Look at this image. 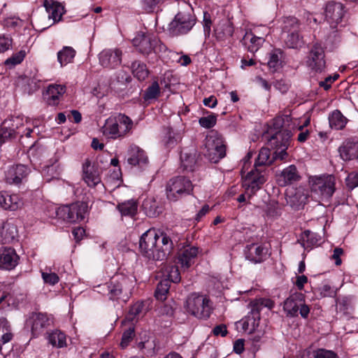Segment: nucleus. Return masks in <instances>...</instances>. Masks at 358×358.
I'll return each instance as SVG.
<instances>
[{
	"mask_svg": "<svg viewBox=\"0 0 358 358\" xmlns=\"http://www.w3.org/2000/svg\"><path fill=\"white\" fill-rule=\"evenodd\" d=\"M174 241L176 240L170 232L150 229L141 236L139 248L147 258L162 261L172 252Z\"/></svg>",
	"mask_w": 358,
	"mask_h": 358,
	"instance_id": "obj_1",
	"label": "nucleus"
},
{
	"mask_svg": "<svg viewBox=\"0 0 358 358\" xmlns=\"http://www.w3.org/2000/svg\"><path fill=\"white\" fill-rule=\"evenodd\" d=\"M133 120L124 113H117L107 118L101 127L102 134L107 139H123L132 132Z\"/></svg>",
	"mask_w": 358,
	"mask_h": 358,
	"instance_id": "obj_2",
	"label": "nucleus"
},
{
	"mask_svg": "<svg viewBox=\"0 0 358 358\" xmlns=\"http://www.w3.org/2000/svg\"><path fill=\"white\" fill-rule=\"evenodd\" d=\"M132 43L137 51L144 55L152 53L160 55L168 50L158 36L152 33L138 32L133 39Z\"/></svg>",
	"mask_w": 358,
	"mask_h": 358,
	"instance_id": "obj_3",
	"label": "nucleus"
},
{
	"mask_svg": "<svg viewBox=\"0 0 358 358\" xmlns=\"http://www.w3.org/2000/svg\"><path fill=\"white\" fill-rule=\"evenodd\" d=\"M185 308L189 313L199 319H208L212 313L211 302L208 297L196 293L188 296Z\"/></svg>",
	"mask_w": 358,
	"mask_h": 358,
	"instance_id": "obj_4",
	"label": "nucleus"
},
{
	"mask_svg": "<svg viewBox=\"0 0 358 358\" xmlns=\"http://www.w3.org/2000/svg\"><path fill=\"white\" fill-rule=\"evenodd\" d=\"M192 181L185 176H177L169 180L166 185V197L171 201H176L193 192Z\"/></svg>",
	"mask_w": 358,
	"mask_h": 358,
	"instance_id": "obj_5",
	"label": "nucleus"
},
{
	"mask_svg": "<svg viewBox=\"0 0 358 358\" xmlns=\"http://www.w3.org/2000/svg\"><path fill=\"white\" fill-rule=\"evenodd\" d=\"M205 155L213 163L218 162L226 155V146L222 137L216 131H212L205 140Z\"/></svg>",
	"mask_w": 358,
	"mask_h": 358,
	"instance_id": "obj_6",
	"label": "nucleus"
},
{
	"mask_svg": "<svg viewBox=\"0 0 358 358\" xmlns=\"http://www.w3.org/2000/svg\"><path fill=\"white\" fill-rule=\"evenodd\" d=\"M312 192L322 199L331 198L336 190V179L333 175H322L310 178Z\"/></svg>",
	"mask_w": 358,
	"mask_h": 358,
	"instance_id": "obj_7",
	"label": "nucleus"
},
{
	"mask_svg": "<svg viewBox=\"0 0 358 358\" xmlns=\"http://www.w3.org/2000/svg\"><path fill=\"white\" fill-rule=\"evenodd\" d=\"M283 310L289 317H296L299 313L303 318H307L310 313L309 307L305 303V296L301 292H294L287 298Z\"/></svg>",
	"mask_w": 358,
	"mask_h": 358,
	"instance_id": "obj_8",
	"label": "nucleus"
},
{
	"mask_svg": "<svg viewBox=\"0 0 358 358\" xmlns=\"http://www.w3.org/2000/svg\"><path fill=\"white\" fill-rule=\"evenodd\" d=\"M87 213L88 206L87 203L81 201L63 206L57 210V214L59 217L71 223L83 220Z\"/></svg>",
	"mask_w": 358,
	"mask_h": 358,
	"instance_id": "obj_9",
	"label": "nucleus"
},
{
	"mask_svg": "<svg viewBox=\"0 0 358 358\" xmlns=\"http://www.w3.org/2000/svg\"><path fill=\"white\" fill-rule=\"evenodd\" d=\"M266 181L265 170L255 168L250 171L243 181V187L245 189L248 198H251L261 189Z\"/></svg>",
	"mask_w": 358,
	"mask_h": 358,
	"instance_id": "obj_10",
	"label": "nucleus"
},
{
	"mask_svg": "<svg viewBox=\"0 0 358 358\" xmlns=\"http://www.w3.org/2000/svg\"><path fill=\"white\" fill-rule=\"evenodd\" d=\"M128 282V279L123 275H116L108 282L99 285L98 292L104 296H107L110 300H118Z\"/></svg>",
	"mask_w": 358,
	"mask_h": 358,
	"instance_id": "obj_11",
	"label": "nucleus"
},
{
	"mask_svg": "<svg viewBox=\"0 0 358 358\" xmlns=\"http://www.w3.org/2000/svg\"><path fill=\"white\" fill-rule=\"evenodd\" d=\"M195 18L189 13H178L169 24V31L173 36L188 33L195 24Z\"/></svg>",
	"mask_w": 358,
	"mask_h": 358,
	"instance_id": "obj_12",
	"label": "nucleus"
},
{
	"mask_svg": "<svg viewBox=\"0 0 358 358\" xmlns=\"http://www.w3.org/2000/svg\"><path fill=\"white\" fill-rule=\"evenodd\" d=\"M345 13L343 3L336 1H329L327 3L324 10L325 18L330 24L333 33L338 31L337 26L342 21Z\"/></svg>",
	"mask_w": 358,
	"mask_h": 358,
	"instance_id": "obj_13",
	"label": "nucleus"
},
{
	"mask_svg": "<svg viewBox=\"0 0 358 358\" xmlns=\"http://www.w3.org/2000/svg\"><path fill=\"white\" fill-rule=\"evenodd\" d=\"M290 138L291 132L289 131H278L271 136L270 143L275 148L274 159L281 161L286 159L287 157L286 150L289 145Z\"/></svg>",
	"mask_w": 358,
	"mask_h": 358,
	"instance_id": "obj_14",
	"label": "nucleus"
},
{
	"mask_svg": "<svg viewBox=\"0 0 358 358\" xmlns=\"http://www.w3.org/2000/svg\"><path fill=\"white\" fill-rule=\"evenodd\" d=\"M325 54L323 47L315 43L309 51L306 61L308 66L316 72H322L326 67Z\"/></svg>",
	"mask_w": 358,
	"mask_h": 358,
	"instance_id": "obj_15",
	"label": "nucleus"
},
{
	"mask_svg": "<svg viewBox=\"0 0 358 358\" xmlns=\"http://www.w3.org/2000/svg\"><path fill=\"white\" fill-rule=\"evenodd\" d=\"M30 173L28 166L16 164L8 166L4 171V182L8 185H18L26 180Z\"/></svg>",
	"mask_w": 358,
	"mask_h": 358,
	"instance_id": "obj_16",
	"label": "nucleus"
},
{
	"mask_svg": "<svg viewBox=\"0 0 358 358\" xmlns=\"http://www.w3.org/2000/svg\"><path fill=\"white\" fill-rule=\"evenodd\" d=\"M83 179L90 187H95L101 182L100 171L95 163L86 159L82 166Z\"/></svg>",
	"mask_w": 358,
	"mask_h": 358,
	"instance_id": "obj_17",
	"label": "nucleus"
},
{
	"mask_svg": "<svg viewBox=\"0 0 358 358\" xmlns=\"http://www.w3.org/2000/svg\"><path fill=\"white\" fill-rule=\"evenodd\" d=\"M122 52L119 48L104 49L99 54V61L103 68L115 69L122 62Z\"/></svg>",
	"mask_w": 358,
	"mask_h": 358,
	"instance_id": "obj_18",
	"label": "nucleus"
},
{
	"mask_svg": "<svg viewBox=\"0 0 358 358\" xmlns=\"http://www.w3.org/2000/svg\"><path fill=\"white\" fill-rule=\"evenodd\" d=\"M268 248L262 244L251 243L245 246L244 255L246 259L254 264L265 261L268 256Z\"/></svg>",
	"mask_w": 358,
	"mask_h": 358,
	"instance_id": "obj_19",
	"label": "nucleus"
},
{
	"mask_svg": "<svg viewBox=\"0 0 358 358\" xmlns=\"http://www.w3.org/2000/svg\"><path fill=\"white\" fill-rule=\"evenodd\" d=\"M19 256L11 247L0 248V269L10 271L18 264Z\"/></svg>",
	"mask_w": 358,
	"mask_h": 358,
	"instance_id": "obj_20",
	"label": "nucleus"
},
{
	"mask_svg": "<svg viewBox=\"0 0 358 358\" xmlns=\"http://www.w3.org/2000/svg\"><path fill=\"white\" fill-rule=\"evenodd\" d=\"M27 323L31 326L32 335L36 337L43 334L45 329L50 325V320L46 314L33 313Z\"/></svg>",
	"mask_w": 358,
	"mask_h": 358,
	"instance_id": "obj_21",
	"label": "nucleus"
},
{
	"mask_svg": "<svg viewBox=\"0 0 358 358\" xmlns=\"http://www.w3.org/2000/svg\"><path fill=\"white\" fill-rule=\"evenodd\" d=\"M199 249L195 246H186L182 248L178 254L177 263L181 268L187 269L194 262L198 255Z\"/></svg>",
	"mask_w": 358,
	"mask_h": 358,
	"instance_id": "obj_22",
	"label": "nucleus"
},
{
	"mask_svg": "<svg viewBox=\"0 0 358 358\" xmlns=\"http://www.w3.org/2000/svg\"><path fill=\"white\" fill-rule=\"evenodd\" d=\"M300 176L294 165H290L284 169L280 173L276 176L278 185L285 187L299 180Z\"/></svg>",
	"mask_w": 358,
	"mask_h": 358,
	"instance_id": "obj_23",
	"label": "nucleus"
},
{
	"mask_svg": "<svg viewBox=\"0 0 358 358\" xmlns=\"http://www.w3.org/2000/svg\"><path fill=\"white\" fill-rule=\"evenodd\" d=\"M127 162L131 166H143L148 163V157L142 148L131 145L128 150Z\"/></svg>",
	"mask_w": 358,
	"mask_h": 358,
	"instance_id": "obj_24",
	"label": "nucleus"
},
{
	"mask_svg": "<svg viewBox=\"0 0 358 358\" xmlns=\"http://www.w3.org/2000/svg\"><path fill=\"white\" fill-rule=\"evenodd\" d=\"M23 203L17 194H8L6 192H0V207L4 210H17Z\"/></svg>",
	"mask_w": 358,
	"mask_h": 358,
	"instance_id": "obj_25",
	"label": "nucleus"
},
{
	"mask_svg": "<svg viewBox=\"0 0 358 358\" xmlns=\"http://www.w3.org/2000/svg\"><path fill=\"white\" fill-rule=\"evenodd\" d=\"M250 309V310L248 314L243 318L239 323L245 331L248 334H252L256 331L259 326L260 314L252 308Z\"/></svg>",
	"mask_w": 358,
	"mask_h": 358,
	"instance_id": "obj_26",
	"label": "nucleus"
},
{
	"mask_svg": "<svg viewBox=\"0 0 358 358\" xmlns=\"http://www.w3.org/2000/svg\"><path fill=\"white\" fill-rule=\"evenodd\" d=\"M66 92V86L62 85H50L45 94L46 102L50 106H57L60 98Z\"/></svg>",
	"mask_w": 358,
	"mask_h": 358,
	"instance_id": "obj_27",
	"label": "nucleus"
},
{
	"mask_svg": "<svg viewBox=\"0 0 358 358\" xmlns=\"http://www.w3.org/2000/svg\"><path fill=\"white\" fill-rule=\"evenodd\" d=\"M180 166L183 171H194L198 167L197 154L196 150H192L189 152H181Z\"/></svg>",
	"mask_w": 358,
	"mask_h": 358,
	"instance_id": "obj_28",
	"label": "nucleus"
},
{
	"mask_svg": "<svg viewBox=\"0 0 358 358\" xmlns=\"http://www.w3.org/2000/svg\"><path fill=\"white\" fill-rule=\"evenodd\" d=\"M43 6L49 14L48 17L52 19L53 23L61 20L62 15L65 13L64 8L61 3L52 0H45Z\"/></svg>",
	"mask_w": 358,
	"mask_h": 358,
	"instance_id": "obj_29",
	"label": "nucleus"
},
{
	"mask_svg": "<svg viewBox=\"0 0 358 358\" xmlns=\"http://www.w3.org/2000/svg\"><path fill=\"white\" fill-rule=\"evenodd\" d=\"M339 152L343 160L358 159V141H348L340 147Z\"/></svg>",
	"mask_w": 358,
	"mask_h": 358,
	"instance_id": "obj_30",
	"label": "nucleus"
},
{
	"mask_svg": "<svg viewBox=\"0 0 358 358\" xmlns=\"http://www.w3.org/2000/svg\"><path fill=\"white\" fill-rule=\"evenodd\" d=\"M285 59L284 52L280 48H275L268 53L267 65L269 69L275 72L282 67Z\"/></svg>",
	"mask_w": 358,
	"mask_h": 358,
	"instance_id": "obj_31",
	"label": "nucleus"
},
{
	"mask_svg": "<svg viewBox=\"0 0 358 358\" xmlns=\"http://www.w3.org/2000/svg\"><path fill=\"white\" fill-rule=\"evenodd\" d=\"M265 39L261 36H255L252 32H246L242 42L248 51L256 52L264 43Z\"/></svg>",
	"mask_w": 358,
	"mask_h": 358,
	"instance_id": "obj_32",
	"label": "nucleus"
},
{
	"mask_svg": "<svg viewBox=\"0 0 358 358\" xmlns=\"http://www.w3.org/2000/svg\"><path fill=\"white\" fill-rule=\"evenodd\" d=\"M280 28L282 34L300 31V23L298 19L293 16H285L279 20Z\"/></svg>",
	"mask_w": 358,
	"mask_h": 358,
	"instance_id": "obj_33",
	"label": "nucleus"
},
{
	"mask_svg": "<svg viewBox=\"0 0 358 358\" xmlns=\"http://www.w3.org/2000/svg\"><path fill=\"white\" fill-rule=\"evenodd\" d=\"M48 343L53 347L62 348L66 346V336L60 330L55 329L48 334Z\"/></svg>",
	"mask_w": 358,
	"mask_h": 358,
	"instance_id": "obj_34",
	"label": "nucleus"
},
{
	"mask_svg": "<svg viewBox=\"0 0 358 358\" xmlns=\"http://www.w3.org/2000/svg\"><path fill=\"white\" fill-rule=\"evenodd\" d=\"M329 122L331 128L338 130L345 127L348 120L340 110H335L329 115Z\"/></svg>",
	"mask_w": 358,
	"mask_h": 358,
	"instance_id": "obj_35",
	"label": "nucleus"
},
{
	"mask_svg": "<svg viewBox=\"0 0 358 358\" xmlns=\"http://www.w3.org/2000/svg\"><path fill=\"white\" fill-rule=\"evenodd\" d=\"M76 53V50L72 47H63V48L57 52V60L61 66H66L73 62Z\"/></svg>",
	"mask_w": 358,
	"mask_h": 358,
	"instance_id": "obj_36",
	"label": "nucleus"
},
{
	"mask_svg": "<svg viewBox=\"0 0 358 358\" xmlns=\"http://www.w3.org/2000/svg\"><path fill=\"white\" fill-rule=\"evenodd\" d=\"M117 208L122 215L133 217L137 213L138 204L135 200L131 199L119 203Z\"/></svg>",
	"mask_w": 358,
	"mask_h": 358,
	"instance_id": "obj_37",
	"label": "nucleus"
},
{
	"mask_svg": "<svg viewBox=\"0 0 358 358\" xmlns=\"http://www.w3.org/2000/svg\"><path fill=\"white\" fill-rule=\"evenodd\" d=\"M285 35L284 42L289 48H299L304 43L303 37L299 34V31L290 32Z\"/></svg>",
	"mask_w": 358,
	"mask_h": 358,
	"instance_id": "obj_38",
	"label": "nucleus"
},
{
	"mask_svg": "<svg viewBox=\"0 0 358 358\" xmlns=\"http://www.w3.org/2000/svg\"><path fill=\"white\" fill-rule=\"evenodd\" d=\"M306 250H310L313 246L318 244L319 239L316 234L309 230L304 231L299 241Z\"/></svg>",
	"mask_w": 358,
	"mask_h": 358,
	"instance_id": "obj_39",
	"label": "nucleus"
},
{
	"mask_svg": "<svg viewBox=\"0 0 358 358\" xmlns=\"http://www.w3.org/2000/svg\"><path fill=\"white\" fill-rule=\"evenodd\" d=\"M145 213L149 217H156L161 213V208L154 198L145 199L142 204Z\"/></svg>",
	"mask_w": 358,
	"mask_h": 358,
	"instance_id": "obj_40",
	"label": "nucleus"
},
{
	"mask_svg": "<svg viewBox=\"0 0 358 358\" xmlns=\"http://www.w3.org/2000/svg\"><path fill=\"white\" fill-rule=\"evenodd\" d=\"M234 33V28L228 21L219 24L215 29V34L218 40H224L225 38L231 36Z\"/></svg>",
	"mask_w": 358,
	"mask_h": 358,
	"instance_id": "obj_41",
	"label": "nucleus"
},
{
	"mask_svg": "<svg viewBox=\"0 0 358 358\" xmlns=\"http://www.w3.org/2000/svg\"><path fill=\"white\" fill-rule=\"evenodd\" d=\"M270 150L268 148H262L259 152L258 157L255 163V168L264 170L265 166H268L272 161L270 160Z\"/></svg>",
	"mask_w": 358,
	"mask_h": 358,
	"instance_id": "obj_42",
	"label": "nucleus"
},
{
	"mask_svg": "<svg viewBox=\"0 0 358 358\" xmlns=\"http://www.w3.org/2000/svg\"><path fill=\"white\" fill-rule=\"evenodd\" d=\"M132 73L139 80H144L149 74V71L145 64L135 61L131 64Z\"/></svg>",
	"mask_w": 358,
	"mask_h": 358,
	"instance_id": "obj_43",
	"label": "nucleus"
},
{
	"mask_svg": "<svg viewBox=\"0 0 358 358\" xmlns=\"http://www.w3.org/2000/svg\"><path fill=\"white\" fill-rule=\"evenodd\" d=\"M248 306L250 308H252L260 314V312L264 307L271 310L274 306V302L270 299L260 298L252 301L249 303Z\"/></svg>",
	"mask_w": 358,
	"mask_h": 358,
	"instance_id": "obj_44",
	"label": "nucleus"
},
{
	"mask_svg": "<svg viewBox=\"0 0 358 358\" xmlns=\"http://www.w3.org/2000/svg\"><path fill=\"white\" fill-rule=\"evenodd\" d=\"M171 283L169 280H161L157 287L155 290V297L160 301H164L166 299V294L169 290Z\"/></svg>",
	"mask_w": 358,
	"mask_h": 358,
	"instance_id": "obj_45",
	"label": "nucleus"
},
{
	"mask_svg": "<svg viewBox=\"0 0 358 358\" xmlns=\"http://www.w3.org/2000/svg\"><path fill=\"white\" fill-rule=\"evenodd\" d=\"M160 94V87L157 81H154L145 90L143 99L146 101L157 99Z\"/></svg>",
	"mask_w": 358,
	"mask_h": 358,
	"instance_id": "obj_46",
	"label": "nucleus"
},
{
	"mask_svg": "<svg viewBox=\"0 0 358 358\" xmlns=\"http://www.w3.org/2000/svg\"><path fill=\"white\" fill-rule=\"evenodd\" d=\"M26 52L24 50H20L18 52L13 54L10 57L8 58L4 64L9 68H13L15 66L20 64L25 57Z\"/></svg>",
	"mask_w": 358,
	"mask_h": 358,
	"instance_id": "obj_47",
	"label": "nucleus"
},
{
	"mask_svg": "<svg viewBox=\"0 0 358 358\" xmlns=\"http://www.w3.org/2000/svg\"><path fill=\"white\" fill-rule=\"evenodd\" d=\"M147 311V308L143 302L138 301L135 303L129 310V315L131 320H134L136 317L144 315Z\"/></svg>",
	"mask_w": 358,
	"mask_h": 358,
	"instance_id": "obj_48",
	"label": "nucleus"
},
{
	"mask_svg": "<svg viewBox=\"0 0 358 358\" xmlns=\"http://www.w3.org/2000/svg\"><path fill=\"white\" fill-rule=\"evenodd\" d=\"M177 142L178 138H176V134L173 132V129L171 128H166V135L163 139L164 145L168 148H172L176 145Z\"/></svg>",
	"mask_w": 358,
	"mask_h": 358,
	"instance_id": "obj_49",
	"label": "nucleus"
},
{
	"mask_svg": "<svg viewBox=\"0 0 358 358\" xmlns=\"http://www.w3.org/2000/svg\"><path fill=\"white\" fill-rule=\"evenodd\" d=\"M135 336V330L134 327H129L128 329L124 331L121 342H120V347L122 349L126 348L129 343L133 340L134 337Z\"/></svg>",
	"mask_w": 358,
	"mask_h": 358,
	"instance_id": "obj_50",
	"label": "nucleus"
},
{
	"mask_svg": "<svg viewBox=\"0 0 358 358\" xmlns=\"http://www.w3.org/2000/svg\"><path fill=\"white\" fill-rule=\"evenodd\" d=\"M217 122V115L211 113L210 115L200 117L199 123L201 127L205 129H210L213 127Z\"/></svg>",
	"mask_w": 358,
	"mask_h": 358,
	"instance_id": "obj_51",
	"label": "nucleus"
},
{
	"mask_svg": "<svg viewBox=\"0 0 358 358\" xmlns=\"http://www.w3.org/2000/svg\"><path fill=\"white\" fill-rule=\"evenodd\" d=\"M167 278L165 280H169L170 283L174 282L177 283L180 281L181 277L178 270V268L176 266H171L167 268Z\"/></svg>",
	"mask_w": 358,
	"mask_h": 358,
	"instance_id": "obj_52",
	"label": "nucleus"
},
{
	"mask_svg": "<svg viewBox=\"0 0 358 358\" xmlns=\"http://www.w3.org/2000/svg\"><path fill=\"white\" fill-rule=\"evenodd\" d=\"M129 81V76L124 71H120L116 74L113 79L110 81L111 87H116V85L120 84L124 85Z\"/></svg>",
	"mask_w": 358,
	"mask_h": 358,
	"instance_id": "obj_53",
	"label": "nucleus"
},
{
	"mask_svg": "<svg viewBox=\"0 0 358 358\" xmlns=\"http://www.w3.org/2000/svg\"><path fill=\"white\" fill-rule=\"evenodd\" d=\"M164 0H141L143 8L148 13L154 10L164 3Z\"/></svg>",
	"mask_w": 358,
	"mask_h": 358,
	"instance_id": "obj_54",
	"label": "nucleus"
},
{
	"mask_svg": "<svg viewBox=\"0 0 358 358\" xmlns=\"http://www.w3.org/2000/svg\"><path fill=\"white\" fill-rule=\"evenodd\" d=\"M16 131L13 128H7L3 127L0 129V145L6 140L15 138Z\"/></svg>",
	"mask_w": 358,
	"mask_h": 358,
	"instance_id": "obj_55",
	"label": "nucleus"
},
{
	"mask_svg": "<svg viewBox=\"0 0 358 358\" xmlns=\"http://www.w3.org/2000/svg\"><path fill=\"white\" fill-rule=\"evenodd\" d=\"M42 278L45 284H48L50 285H56L59 280V278L58 275L55 273H52L51 271H42L41 272Z\"/></svg>",
	"mask_w": 358,
	"mask_h": 358,
	"instance_id": "obj_56",
	"label": "nucleus"
},
{
	"mask_svg": "<svg viewBox=\"0 0 358 358\" xmlns=\"http://www.w3.org/2000/svg\"><path fill=\"white\" fill-rule=\"evenodd\" d=\"M337 306L339 311L344 314L348 313V310L351 308V299L348 296H343L337 300Z\"/></svg>",
	"mask_w": 358,
	"mask_h": 358,
	"instance_id": "obj_57",
	"label": "nucleus"
},
{
	"mask_svg": "<svg viewBox=\"0 0 358 358\" xmlns=\"http://www.w3.org/2000/svg\"><path fill=\"white\" fill-rule=\"evenodd\" d=\"M314 358H338V355L331 350L317 349L313 352Z\"/></svg>",
	"mask_w": 358,
	"mask_h": 358,
	"instance_id": "obj_58",
	"label": "nucleus"
},
{
	"mask_svg": "<svg viewBox=\"0 0 358 358\" xmlns=\"http://www.w3.org/2000/svg\"><path fill=\"white\" fill-rule=\"evenodd\" d=\"M346 184L350 189H354L358 186V172L350 173L346 178Z\"/></svg>",
	"mask_w": 358,
	"mask_h": 358,
	"instance_id": "obj_59",
	"label": "nucleus"
},
{
	"mask_svg": "<svg viewBox=\"0 0 358 358\" xmlns=\"http://www.w3.org/2000/svg\"><path fill=\"white\" fill-rule=\"evenodd\" d=\"M320 297H329L335 294V291L329 285H324L318 289Z\"/></svg>",
	"mask_w": 358,
	"mask_h": 358,
	"instance_id": "obj_60",
	"label": "nucleus"
},
{
	"mask_svg": "<svg viewBox=\"0 0 358 358\" xmlns=\"http://www.w3.org/2000/svg\"><path fill=\"white\" fill-rule=\"evenodd\" d=\"M212 25V21L210 15L208 12L203 13V31L206 35L209 36L210 33V28Z\"/></svg>",
	"mask_w": 358,
	"mask_h": 358,
	"instance_id": "obj_61",
	"label": "nucleus"
},
{
	"mask_svg": "<svg viewBox=\"0 0 358 358\" xmlns=\"http://www.w3.org/2000/svg\"><path fill=\"white\" fill-rule=\"evenodd\" d=\"M274 87L281 93H286L289 89V83L285 80H276L274 83Z\"/></svg>",
	"mask_w": 358,
	"mask_h": 358,
	"instance_id": "obj_62",
	"label": "nucleus"
},
{
	"mask_svg": "<svg viewBox=\"0 0 358 358\" xmlns=\"http://www.w3.org/2000/svg\"><path fill=\"white\" fill-rule=\"evenodd\" d=\"M344 251L341 248H336L334 250L333 255H331V259L335 261L336 266H340L342 264L341 257L343 255Z\"/></svg>",
	"mask_w": 358,
	"mask_h": 358,
	"instance_id": "obj_63",
	"label": "nucleus"
},
{
	"mask_svg": "<svg viewBox=\"0 0 358 358\" xmlns=\"http://www.w3.org/2000/svg\"><path fill=\"white\" fill-rule=\"evenodd\" d=\"M11 45V38L4 36H0V52L8 50Z\"/></svg>",
	"mask_w": 358,
	"mask_h": 358,
	"instance_id": "obj_64",
	"label": "nucleus"
}]
</instances>
